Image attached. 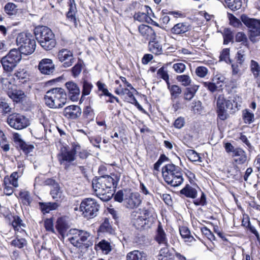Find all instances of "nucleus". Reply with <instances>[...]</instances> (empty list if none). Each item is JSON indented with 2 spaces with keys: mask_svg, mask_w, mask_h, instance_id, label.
Wrapping results in <instances>:
<instances>
[{
  "mask_svg": "<svg viewBox=\"0 0 260 260\" xmlns=\"http://www.w3.org/2000/svg\"><path fill=\"white\" fill-rule=\"evenodd\" d=\"M120 176L119 173L111 174L93 180L92 187L96 195L103 201H109L113 194L111 189L117 187Z\"/></svg>",
  "mask_w": 260,
  "mask_h": 260,
  "instance_id": "nucleus-1",
  "label": "nucleus"
},
{
  "mask_svg": "<svg viewBox=\"0 0 260 260\" xmlns=\"http://www.w3.org/2000/svg\"><path fill=\"white\" fill-rule=\"evenodd\" d=\"M241 100V98L237 95L234 97L232 101L226 100L223 95H220L216 102L217 117L221 120L228 119L229 113L233 114L239 110Z\"/></svg>",
  "mask_w": 260,
  "mask_h": 260,
  "instance_id": "nucleus-2",
  "label": "nucleus"
},
{
  "mask_svg": "<svg viewBox=\"0 0 260 260\" xmlns=\"http://www.w3.org/2000/svg\"><path fill=\"white\" fill-rule=\"evenodd\" d=\"M34 34L38 43L45 50H51L56 46L55 35L48 27L37 26L34 29Z\"/></svg>",
  "mask_w": 260,
  "mask_h": 260,
  "instance_id": "nucleus-3",
  "label": "nucleus"
},
{
  "mask_svg": "<svg viewBox=\"0 0 260 260\" xmlns=\"http://www.w3.org/2000/svg\"><path fill=\"white\" fill-rule=\"evenodd\" d=\"M67 94L61 88H53L46 92L44 100L46 105L50 108H62L67 103Z\"/></svg>",
  "mask_w": 260,
  "mask_h": 260,
  "instance_id": "nucleus-4",
  "label": "nucleus"
},
{
  "mask_svg": "<svg viewBox=\"0 0 260 260\" xmlns=\"http://www.w3.org/2000/svg\"><path fill=\"white\" fill-rule=\"evenodd\" d=\"M162 174L168 184L174 187L180 185L184 180L181 169L173 164H167L163 167Z\"/></svg>",
  "mask_w": 260,
  "mask_h": 260,
  "instance_id": "nucleus-5",
  "label": "nucleus"
},
{
  "mask_svg": "<svg viewBox=\"0 0 260 260\" xmlns=\"http://www.w3.org/2000/svg\"><path fill=\"white\" fill-rule=\"evenodd\" d=\"M17 50L21 54L28 55L32 54L36 47V41L29 32H22L17 36Z\"/></svg>",
  "mask_w": 260,
  "mask_h": 260,
  "instance_id": "nucleus-6",
  "label": "nucleus"
},
{
  "mask_svg": "<svg viewBox=\"0 0 260 260\" xmlns=\"http://www.w3.org/2000/svg\"><path fill=\"white\" fill-rule=\"evenodd\" d=\"M100 207L95 200L86 198L82 201L79 209L84 217L92 218L97 216Z\"/></svg>",
  "mask_w": 260,
  "mask_h": 260,
  "instance_id": "nucleus-7",
  "label": "nucleus"
},
{
  "mask_svg": "<svg viewBox=\"0 0 260 260\" xmlns=\"http://www.w3.org/2000/svg\"><path fill=\"white\" fill-rule=\"evenodd\" d=\"M242 22L249 28V38L253 43L257 41L256 37L260 36V20L250 18L245 15L241 16Z\"/></svg>",
  "mask_w": 260,
  "mask_h": 260,
  "instance_id": "nucleus-8",
  "label": "nucleus"
},
{
  "mask_svg": "<svg viewBox=\"0 0 260 260\" xmlns=\"http://www.w3.org/2000/svg\"><path fill=\"white\" fill-rule=\"evenodd\" d=\"M90 236L89 233L84 230L72 229L67 234L68 240L74 246L80 247Z\"/></svg>",
  "mask_w": 260,
  "mask_h": 260,
  "instance_id": "nucleus-9",
  "label": "nucleus"
},
{
  "mask_svg": "<svg viewBox=\"0 0 260 260\" xmlns=\"http://www.w3.org/2000/svg\"><path fill=\"white\" fill-rule=\"evenodd\" d=\"M57 58L62 63L64 68H69L72 66L75 61L73 52L65 48L61 49L58 51Z\"/></svg>",
  "mask_w": 260,
  "mask_h": 260,
  "instance_id": "nucleus-10",
  "label": "nucleus"
},
{
  "mask_svg": "<svg viewBox=\"0 0 260 260\" xmlns=\"http://www.w3.org/2000/svg\"><path fill=\"white\" fill-rule=\"evenodd\" d=\"M1 63L5 71H12L16 66V49H11L7 55L2 58Z\"/></svg>",
  "mask_w": 260,
  "mask_h": 260,
  "instance_id": "nucleus-11",
  "label": "nucleus"
},
{
  "mask_svg": "<svg viewBox=\"0 0 260 260\" xmlns=\"http://www.w3.org/2000/svg\"><path fill=\"white\" fill-rule=\"evenodd\" d=\"M28 90L23 89L22 90H17V107H19L22 110H29L31 107V102L28 96Z\"/></svg>",
  "mask_w": 260,
  "mask_h": 260,
  "instance_id": "nucleus-12",
  "label": "nucleus"
},
{
  "mask_svg": "<svg viewBox=\"0 0 260 260\" xmlns=\"http://www.w3.org/2000/svg\"><path fill=\"white\" fill-rule=\"evenodd\" d=\"M124 204L127 208H137L141 203L142 200L140 194L138 192H130L125 191Z\"/></svg>",
  "mask_w": 260,
  "mask_h": 260,
  "instance_id": "nucleus-13",
  "label": "nucleus"
},
{
  "mask_svg": "<svg viewBox=\"0 0 260 260\" xmlns=\"http://www.w3.org/2000/svg\"><path fill=\"white\" fill-rule=\"evenodd\" d=\"M38 68L42 74L50 75L54 72L55 66L52 59L44 58L40 61Z\"/></svg>",
  "mask_w": 260,
  "mask_h": 260,
  "instance_id": "nucleus-14",
  "label": "nucleus"
},
{
  "mask_svg": "<svg viewBox=\"0 0 260 260\" xmlns=\"http://www.w3.org/2000/svg\"><path fill=\"white\" fill-rule=\"evenodd\" d=\"M17 80L18 85H24V88L26 90L30 88V76L26 69H19L17 71Z\"/></svg>",
  "mask_w": 260,
  "mask_h": 260,
  "instance_id": "nucleus-15",
  "label": "nucleus"
},
{
  "mask_svg": "<svg viewBox=\"0 0 260 260\" xmlns=\"http://www.w3.org/2000/svg\"><path fill=\"white\" fill-rule=\"evenodd\" d=\"M66 86L71 101H77L80 94V89L78 85L73 81H69L66 83Z\"/></svg>",
  "mask_w": 260,
  "mask_h": 260,
  "instance_id": "nucleus-16",
  "label": "nucleus"
},
{
  "mask_svg": "<svg viewBox=\"0 0 260 260\" xmlns=\"http://www.w3.org/2000/svg\"><path fill=\"white\" fill-rule=\"evenodd\" d=\"M75 159L76 156L73 150V144L71 150L62 151L58 155V160L61 165L67 166V163H71ZM65 169H67V166L65 167Z\"/></svg>",
  "mask_w": 260,
  "mask_h": 260,
  "instance_id": "nucleus-17",
  "label": "nucleus"
},
{
  "mask_svg": "<svg viewBox=\"0 0 260 260\" xmlns=\"http://www.w3.org/2000/svg\"><path fill=\"white\" fill-rule=\"evenodd\" d=\"M81 112V109L79 106L71 105L64 108L63 115L68 119H75L80 116Z\"/></svg>",
  "mask_w": 260,
  "mask_h": 260,
  "instance_id": "nucleus-18",
  "label": "nucleus"
},
{
  "mask_svg": "<svg viewBox=\"0 0 260 260\" xmlns=\"http://www.w3.org/2000/svg\"><path fill=\"white\" fill-rule=\"evenodd\" d=\"M16 172H13L10 178H5L4 192L7 196L11 195L13 192V186H16Z\"/></svg>",
  "mask_w": 260,
  "mask_h": 260,
  "instance_id": "nucleus-19",
  "label": "nucleus"
},
{
  "mask_svg": "<svg viewBox=\"0 0 260 260\" xmlns=\"http://www.w3.org/2000/svg\"><path fill=\"white\" fill-rule=\"evenodd\" d=\"M154 239L159 245L169 246L167 234L160 222L155 232Z\"/></svg>",
  "mask_w": 260,
  "mask_h": 260,
  "instance_id": "nucleus-20",
  "label": "nucleus"
},
{
  "mask_svg": "<svg viewBox=\"0 0 260 260\" xmlns=\"http://www.w3.org/2000/svg\"><path fill=\"white\" fill-rule=\"evenodd\" d=\"M139 31L142 36L148 41L155 40L156 34L153 28L146 25H141L139 27Z\"/></svg>",
  "mask_w": 260,
  "mask_h": 260,
  "instance_id": "nucleus-21",
  "label": "nucleus"
},
{
  "mask_svg": "<svg viewBox=\"0 0 260 260\" xmlns=\"http://www.w3.org/2000/svg\"><path fill=\"white\" fill-rule=\"evenodd\" d=\"M145 7L147 14L140 12L136 13L134 16V19L140 22H145L148 23H151L156 26H158V24L155 22L153 21L151 17L148 15L149 14L148 10L151 11L150 8L148 6H145Z\"/></svg>",
  "mask_w": 260,
  "mask_h": 260,
  "instance_id": "nucleus-22",
  "label": "nucleus"
},
{
  "mask_svg": "<svg viewBox=\"0 0 260 260\" xmlns=\"http://www.w3.org/2000/svg\"><path fill=\"white\" fill-rule=\"evenodd\" d=\"M217 79L220 80V82H224V78L222 76H216L212 80V82H204L203 83L204 86L207 88L210 91L214 92L217 90V88L221 87L222 85H219V82L216 81Z\"/></svg>",
  "mask_w": 260,
  "mask_h": 260,
  "instance_id": "nucleus-23",
  "label": "nucleus"
},
{
  "mask_svg": "<svg viewBox=\"0 0 260 260\" xmlns=\"http://www.w3.org/2000/svg\"><path fill=\"white\" fill-rule=\"evenodd\" d=\"M126 260H147V255L144 251L135 250L127 253Z\"/></svg>",
  "mask_w": 260,
  "mask_h": 260,
  "instance_id": "nucleus-24",
  "label": "nucleus"
},
{
  "mask_svg": "<svg viewBox=\"0 0 260 260\" xmlns=\"http://www.w3.org/2000/svg\"><path fill=\"white\" fill-rule=\"evenodd\" d=\"M190 29V25L186 22L178 23L171 29L173 34L180 35L188 31Z\"/></svg>",
  "mask_w": 260,
  "mask_h": 260,
  "instance_id": "nucleus-25",
  "label": "nucleus"
},
{
  "mask_svg": "<svg viewBox=\"0 0 260 260\" xmlns=\"http://www.w3.org/2000/svg\"><path fill=\"white\" fill-rule=\"evenodd\" d=\"M17 145L25 154H27L32 152L34 149V146L24 141L20 137V135L17 134Z\"/></svg>",
  "mask_w": 260,
  "mask_h": 260,
  "instance_id": "nucleus-26",
  "label": "nucleus"
},
{
  "mask_svg": "<svg viewBox=\"0 0 260 260\" xmlns=\"http://www.w3.org/2000/svg\"><path fill=\"white\" fill-rule=\"evenodd\" d=\"M233 156L237 157L235 159V161L238 164H243L247 160L246 152L240 148H236L235 149Z\"/></svg>",
  "mask_w": 260,
  "mask_h": 260,
  "instance_id": "nucleus-27",
  "label": "nucleus"
},
{
  "mask_svg": "<svg viewBox=\"0 0 260 260\" xmlns=\"http://www.w3.org/2000/svg\"><path fill=\"white\" fill-rule=\"evenodd\" d=\"M55 228L59 234L61 235L62 237H64L66 232L69 228V226L66 221L63 218L60 217L58 218Z\"/></svg>",
  "mask_w": 260,
  "mask_h": 260,
  "instance_id": "nucleus-28",
  "label": "nucleus"
},
{
  "mask_svg": "<svg viewBox=\"0 0 260 260\" xmlns=\"http://www.w3.org/2000/svg\"><path fill=\"white\" fill-rule=\"evenodd\" d=\"M169 246H165L159 250L157 255L158 260H173L174 257V254L170 251L168 249Z\"/></svg>",
  "mask_w": 260,
  "mask_h": 260,
  "instance_id": "nucleus-29",
  "label": "nucleus"
},
{
  "mask_svg": "<svg viewBox=\"0 0 260 260\" xmlns=\"http://www.w3.org/2000/svg\"><path fill=\"white\" fill-rule=\"evenodd\" d=\"M181 194L184 195L187 198L195 199L197 196V190L189 184H187L180 191Z\"/></svg>",
  "mask_w": 260,
  "mask_h": 260,
  "instance_id": "nucleus-30",
  "label": "nucleus"
},
{
  "mask_svg": "<svg viewBox=\"0 0 260 260\" xmlns=\"http://www.w3.org/2000/svg\"><path fill=\"white\" fill-rule=\"evenodd\" d=\"M50 194L52 198L57 202H60L64 198L62 192L58 184H54L51 190Z\"/></svg>",
  "mask_w": 260,
  "mask_h": 260,
  "instance_id": "nucleus-31",
  "label": "nucleus"
},
{
  "mask_svg": "<svg viewBox=\"0 0 260 260\" xmlns=\"http://www.w3.org/2000/svg\"><path fill=\"white\" fill-rule=\"evenodd\" d=\"M39 205L42 212L44 213H48L50 211L55 210L59 206L57 202L39 203Z\"/></svg>",
  "mask_w": 260,
  "mask_h": 260,
  "instance_id": "nucleus-32",
  "label": "nucleus"
},
{
  "mask_svg": "<svg viewBox=\"0 0 260 260\" xmlns=\"http://www.w3.org/2000/svg\"><path fill=\"white\" fill-rule=\"evenodd\" d=\"M149 50L150 52L155 55H160L162 53V49L161 45L154 40H151L148 44Z\"/></svg>",
  "mask_w": 260,
  "mask_h": 260,
  "instance_id": "nucleus-33",
  "label": "nucleus"
},
{
  "mask_svg": "<svg viewBox=\"0 0 260 260\" xmlns=\"http://www.w3.org/2000/svg\"><path fill=\"white\" fill-rule=\"evenodd\" d=\"M224 6L233 11L240 9L242 7V0H224Z\"/></svg>",
  "mask_w": 260,
  "mask_h": 260,
  "instance_id": "nucleus-34",
  "label": "nucleus"
},
{
  "mask_svg": "<svg viewBox=\"0 0 260 260\" xmlns=\"http://www.w3.org/2000/svg\"><path fill=\"white\" fill-rule=\"evenodd\" d=\"M131 90H132L128 88H123V93L122 96H123L125 101L126 102L133 104H138L137 100L134 95L133 91Z\"/></svg>",
  "mask_w": 260,
  "mask_h": 260,
  "instance_id": "nucleus-35",
  "label": "nucleus"
},
{
  "mask_svg": "<svg viewBox=\"0 0 260 260\" xmlns=\"http://www.w3.org/2000/svg\"><path fill=\"white\" fill-rule=\"evenodd\" d=\"M73 147L75 155L78 154L79 157L83 159L88 157L89 154L87 151L82 149L81 146L78 143H73Z\"/></svg>",
  "mask_w": 260,
  "mask_h": 260,
  "instance_id": "nucleus-36",
  "label": "nucleus"
},
{
  "mask_svg": "<svg viewBox=\"0 0 260 260\" xmlns=\"http://www.w3.org/2000/svg\"><path fill=\"white\" fill-rule=\"evenodd\" d=\"M167 87L170 92L172 99H176L181 93V88L177 85H171L170 83H168Z\"/></svg>",
  "mask_w": 260,
  "mask_h": 260,
  "instance_id": "nucleus-37",
  "label": "nucleus"
},
{
  "mask_svg": "<svg viewBox=\"0 0 260 260\" xmlns=\"http://www.w3.org/2000/svg\"><path fill=\"white\" fill-rule=\"evenodd\" d=\"M82 85V97L89 95L93 88L92 83L85 79L81 82Z\"/></svg>",
  "mask_w": 260,
  "mask_h": 260,
  "instance_id": "nucleus-38",
  "label": "nucleus"
},
{
  "mask_svg": "<svg viewBox=\"0 0 260 260\" xmlns=\"http://www.w3.org/2000/svg\"><path fill=\"white\" fill-rule=\"evenodd\" d=\"M29 125V120L23 115L17 114V129H21Z\"/></svg>",
  "mask_w": 260,
  "mask_h": 260,
  "instance_id": "nucleus-39",
  "label": "nucleus"
},
{
  "mask_svg": "<svg viewBox=\"0 0 260 260\" xmlns=\"http://www.w3.org/2000/svg\"><path fill=\"white\" fill-rule=\"evenodd\" d=\"M242 117L244 122L246 124H250L254 120V115L249 110L245 109L242 112Z\"/></svg>",
  "mask_w": 260,
  "mask_h": 260,
  "instance_id": "nucleus-40",
  "label": "nucleus"
},
{
  "mask_svg": "<svg viewBox=\"0 0 260 260\" xmlns=\"http://www.w3.org/2000/svg\"><path fill=\"white\" fill-rule=\"evenodd\" d=\"M198 88L199 86L197 85H194L190 87L187 88L184 93L185 100L188 101L191 100L194 97Z\"/></svg>",
  "mask_w": 260,
  "mask_h": 260,
  "instance_id": "nucleus-41",
  "label": "nucleus"
},
{
  "mask_svg": "<svg viewBox=\"0 0 260 260\" xmlns=\"http://www.w3.org/2000/svg\"><path fill=\"white\" fill-rule=\"evenodd\" d=\"M147 220L142 216H138L133 220L134 225L139 230L145 228Z\"/></svg>",
  "mask_w": 260,
  "mask_h": 260,
  "instance_id": "nucleus-42",
  "label": "nucleus"
},
{
  "mask_svg": "<svg viewBox=\"0 0 260 260\" xmlns=\"http://www.w3.org/2000/svg\"><path fill=\"white\" fill-rule=\"evenodd\" d=\"M99 231L103 233H108L112 234L113 232L112 226L111 225L109 220L108 218H105L104 222L101 224L100 226Z\"/></svg>",
  "mask_w": 260,
  "mask_h": 260,
  "instance_id": "nucleus-43",
  "label": "nucleus"
},
{
  "mask_svg": "<svg viewBox=\"0 0 260 260\" xmlns=\"http://www.w3.org/2000/svg\"><path fill=\"white\" fill-rule=\"evenodd\" d=\"M186 155L188 158L191 161H202L200 154L193 150H187L186 152Z\"/></svg>",
  "mask_w": 260,
  "mask_h": 260,
  "instance_id": "nucleus-44",
  "label": "nucleus"
},
{
  "mask_svg": "<svg viewBox=\"0 0 260 260\" xmlns=\"http://www.w3.org/2000/svg\"><path fill=\"white\" fill-rule=\"evenodd\" d=\"M223 44H228L230 42H233L234 34L230 28H225L223 32Z\"/></svg>",
  "mask_w": 260,
  "mask_h": 260,
  "instance_id": "nucleus-45",
  "label": "nucleus"
},
{
  "mask_svg": "<svg viewBox=\"0 0 260 260\" xmlns=\"http://www.w3.org/2000/svg\"><path fill=\"white\" fill-rule=\"evenodd\" d=\"M250 71L254 78L258 77L260 75V66L254 60H251L250 64Z\"/></svg>",
  "mask_w": 260,
  "mask_h": 260,
  "instance_id": "nucleus-46",
  "label": "nucleus"
},
{
  "mask_svg": "<svg viewBox=\"0 0 260 260\" xmlns=\"http://www.w3.org/2000/svg\"><path fill=\"white\" fill-rule=\"evenodd\" d=\"M19 198L23 205H29L31 202L30 194L27 191H20Z\"/></svg>",
  "mask_w": 260,
  "mask_h": 260,
  "instance_id": "nucleus-47",
  "label": "nucleus"
},
{
  "mask_svg": "<svg viewBox=\"0 0 260 260\" xmlns=\"http://www.w3.org/2000/svg\"><path fill=\"white\" fill-rule=\"evenodd\" d=\"M179 231L180 235L183 238L187 239V241L189 242L195 241L194 238L190 235V231L185 226H182L180 228Z\"/></svg>",
  "mask_w": 260,
  "mask_h": 260,
  "instance_id": "nucleus-48",
  "label": "nucleus"
},
{
  "mask_svg": "<svg viewBox=\"0 0 260 260\" xmlns=\"http://www.w3.org/2000/svg\"><path fill=\"white\" fill-rule=\"evenodd\" d=\"M190 110L194 114H201L203 111L202 103L200 101H193L190 106Z\"/></svg>",
  "mask_w": 260,
  "mask_h": 260,
  "instance_id": "nucleus-49",
  "label": "nucleus"
},
{
  "mask_svg": "<svg viewBox=\"0 0 260 260\" xmlns=\"http://www.w3.org/2000/svg\"><path fill=\"white\" fill-rule=\"evenodd\" d=\"M242 64H240L237 62L233 63L232 65L233 75L240 77L243 74L242 70Z\"/></svg>",
  "mask_w": 260,
  "mask_h": 260,
  "instance_id": "nucleus-50",
  "label": "nucleus"
},
{
  "mask_svg": "<svg viewBox=\"0 0 260 260\" xmlns=\"http://www.w3.org/2000/svg\"><path fill=\"white\" fill-rule=\"evenodd\" d=\"M83 68V62L81 61H79L72 68V73L74 78H76L80 74L82 69Z\"/></svg>",
  "mask_w": 260,
  "mask_h": 260,
  "instance_id": "nucleus-51",
  "label": "nucleus"
},
{
  "mask_svg": "<svg viewBox=\"0 0 260 260\" xmlns=\"http://www.w3.org/2000/svg\"><path fill=\"white\" fill-rule=\"evenodd\" d=\"M147 205V207H144L142 210V214L144 215L143 217L146 219L151 217L154 213V209L150 203L148 202Z\"/></svg>",
  "mask_w": 260,
  "mask_h": 260,
  "instance_id": "nucleus-52",
  "label": "nucleus"
},
{
  "mask_svg": "<svg viewBox=\"0 0 260 260\" xmlns=\"http://www.w3.org/2000/svg\"><path fill=\"white\" fill-rule=\"evenodd\" d=\"M235 41L241 43V44L247 46L248 39L246 35L243 32H238L235 36Z\"/></svg>",
  "mask_w": 260,
  "mask_h": 260,
  "instance_id": "nucleus-53",
  "label": "nucleus"
},
{
  "mask_svg": "<svg viewBox=\"0 0 260 260\" xmlns=\"http://www.w3.org/2000/svg\"><path fill=\"white\" fill-rule=\"evenodd\" d=\"M26 227V224L17 216V233L19 232L22 236L27 237V235L24 229Z\"/></svg>",
  "mask_w": 260,
  "mask_h": 260,
  "instance_id": "nucleus-54",
  "label": "nucleus"
},
{
  "mask_svg": "<svg viewBox=\"0 0 260 260\" xmlns=\"http://www.w3.org/2000/svg\"><path fill=\"white\" fill-rule=\"evenodd\" d=\"M176 79L178 82H180L182 85L184 86L189 85L191 82V80L190 77L186 75L177 76Z\"/></svg>",
  "mask_w": 260,
  "mask_h": 260,
  "instance_id": "nucleus-55",
  "label": "nucleus"
},
{
  "mask_svg": "<svg viewBox=\"0 0 260 260\" xmlns=\"http://www.w3.org/2000/svg\"><path fill=\"white\" fill-rule=\"evenodd\" d=\"M10 85L11 87L9 86L8 95L14 102H16V85L11 82H10Z\"/></svg>",
  "mask_w": 260,
  "mask_h": 260,
  "instance_id": "nucleus-56",
  "label": "nucleus"
},
{
  "mask_svg": "<svg viewBox=\"0 0 260 260\" xmlns=\"http://www.w3.org/2000/svg\"><path fill=\"white\" fill-rule=\"evenodd\" d=\"M98 245L106 254L108 253L111 250V246L110 243L105 240H102Z\"/></svg>",
  "mask_w": 260,
  "mask_h": 260,
  "instance_id": "nucleus-57",
  "label": "nucleus"
},
{
  "mask_svg": "<svg viewBox=\"0 0 260 260\" xmlns=\"http://www.w3.org/2000/svg\"><path fill=\"white\" fill-rule=\"evenodd\" d=\"M44 224L47 231L51 232L53 233H55L53 225V219L52 218L46 219L44 220Z\"/></svg>",
  "mask_w": 260,
  "mask_h": 260,
  "instance_id": "nucleus-58",
  "label": "nucleus"
},
{
  "mask_svg": "<svg viewBox=\"0 0 260 260\" xmlns=\"http://www.w3.org/2000/svg\"><path fill=\"white\" fill-rule=\"evenodd\" d=\"M195 73L200 78L205 77L208 73V70L203 66H200L196 68Z\"/></svg>",
  "mask_w": 260,
  "mask_h": 260,
  "instance_id": "nucleus-59",
  "label": "nucleus"
},
{
  "mask_svg": "<svg viewBox=\"0 0 260 260\" xmlns=\"http://www.w3.org/2000/svg\"><path fill=\"white\" fill-rule=\"evenodd\" d=\"M0 145L2 146L5 151L9 150L10 147L9 144H6V138L4 133L0 129Z\"/></svg>",
  "mask_w": 260,
  "mask_h": 260,
  "instance_id": "nucleus-60",
  "label": "nucleus"
},
{
  "mask_svg": "<svg viewBox=\"0 0 260 260\" xmlns=\"http://www.w3.org/2000/svg\"><path fill=\"white\" fill-rule=\"evenodd\" d=\"M157 75L166 82L167 84L168 83H170L169 75L164 68L161 67L158 70Z\"/></svg>",
  "mask_w": 260,
  "mask_h": 260,
  "instance_id": "nucleus-61",
  "label": "nucleus"
},
{
  "mask_svg": "<svg viewBox=\"0 0 260 260\" xmlns=\"http://www.w3.org/2000/svg\"><path fill=\"white\" fill-rule=\"evenodd\" d=\"M173 68L177 73L180 74L183 73L186 70V66L183 63L178 62L174 63L173 65Z\"/></svg>",
  "mask_w": 260,
  "mask_h": 260,
  "instance_id": "nucleus-62",
  "label": "nucleus"
},
{
  "mask_svg": "<svg viewBox=\"0 0 260 260\" xmlns=\"http://www.w3.org/2000/svg\"><path fill=\"white\" fill-rule=\"evenodd\" d=\"M201 232L209 240L213 241L215 240V237L213 234L206 227H203L201 229Z\"/></svg>",
  "mask_w": 260,
  "mask_h": 260,
  "instance_id": "nucleus-63",
  "label": "nucleus"
},
{
  "mask_svg": "<svg viewBox=\"0 0 260 260\" xmlns=\"http://www.w3.org/2000/svg\"><path fill=\"white\" fill-rule=\"evenodd\" d=\"M16 5L13 3H9L5 7V12L9 15H13L16 11Z\"/></svg>",
  "mask_w": 260,
  "mask_h": 260,
  "instance_id": "nucleus-64",
  "label": "nucleus"
}]
</instances>
